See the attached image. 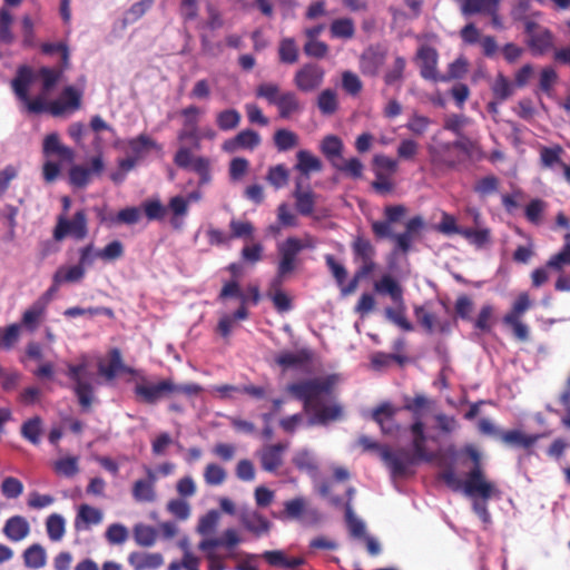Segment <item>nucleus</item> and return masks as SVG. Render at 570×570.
<instances>
[{
    "mask_svg": "<svg viewBox=\"0 0 570 570\" xmlns=\"http://www.w3.org/2000/svg\"><path fill=\"white\" fill-rule=\"evenodd\" d=\"M335 383V375L313 377L291 383L287 385L286 391L294 399L303 402L305 413L313 412L308 420L309 425H326L330 422L342 419L343 407L337 403L316 406L314 402L323 394H331Z\"/></svg>",
    "mask_w": 570,
    "mask_h": 570,
    "instance_id": "f257e3e1",
    "label": "nucleus"
},
{
    "mask_svg": "<svg viewBox=\"0 0 570 570\" xmlns=\"http://www.w3.org/2000/svg\"><path fill=\"white\" fill-rule=\"evenodd\" d=\"M35 80L33 71L30 67H19L16 77L11 81L12 90L20 102L23 104L29 114L39 115L49 112L53 117L62 116L68 110H78L81 106V94L72 86L66 87L60 99L47 102L42 96L31 99L29 97V87Z\"/></svg>",
    "mask_w": 570,
    "mask_h": 570,
    "instance_id": "f03ea898",
    "label": "nucleus"
},
{
    "mask_svg": "<svg viewBox=\"0 0 570 570\" xmlns=\"http://www.w3.org/2000/svg\"><path fill=\"white\" fill-rule=\"evenodd\" d=\"M412 434V449L411 453L404 448L396 450L384 449L383 463L390 470L393 478H404L414 472L411 468L419 462H431L434 460V454L426 449V435L424 432V423L421 419L414 420L410 425Z\"/></svg>",
    "mask_w": 570,
    "mask_h": 570,
    "instance_id": "7ed1b4c3",
    "label": "nucleus"
},
{
    "mask_svg": "<svg viewBox=\"0 0 570 570\" xmlns=\"http://www.w3.org/2000/svg\"><path fill=\"white\" fill-rule=\"evenodd\" d=\"M203 391L197 383L177 384L171 379H165L157 383H151L145 379L134 387L136 400L145 404H156L163 399H168L175 394L187 396L198 395Z\"/></svg>",
    "mask_w": 570,
    "mask_h": 570,
    "instance_id": "20e7f679",
    "label": "nucleus"
},
{
    "mask_svg": "<svg viewBox=\"0 0 570 570\" xmlns=\"http://www.w3.org/2000/svg\"><path fill=\"white\" fill-rule=\"evenodd\" d=\"M242 542L243 537H204L198 549L208 562V570H225L226 560L240 558L238 546Z\"/></svg>",
    "mask_w": 570,
    "mask_h": 570,
    "instance_id": "39448f33",
    "label": "nucleus"
},
{
    "mask_svg": "<svg viewBox=\"0 0 570 570\" xmlns=\"http://www.w3.org/2000/svg\"><path fill=\"white\" fill-rule=\"evenodd\" d=\"M275 517L284 521H298L303 524H317L323 519L320 510L303 497L285 501L283 511Z\"/></svg>",
    "mask_w": 570,
    "mask_h": 570,
    "instance_id": "423d86ee",
    "label": "nucleus"
},
{
    "mask_svg": "<svg viewBox=\"0 0 570 570\" xmlns=\"http://www.w3.org/2000/svg\"><path fill=\"white\" fill-rule=\"evenodd\" d=\"M278 263L276 274L271 281L272 288H278L283 285L284 281L293 274L299 265V247L294 246L293 242L287 237L276 246Z\"/></svg>",
    "mask_w": 570,
    "mask_h": 570,
    "instance_id": "0eeeda50",
    "label": "nucleus"
},
{
    "mask_svg": "<svg viewBox=\"0 0 570 570\" xmlns=\"http://www.w3.org/2000/svg\"><path fill=\"white\" fill-rule=\"evenodd\" d=\"M87 365L86 363L69 364L67 375L73 382V393L78 399V403L83 411H88L94 401L95 392L90 381L85 380Z\"/></svg>",
    "mask_w": 570,
    "mask_h": 570,
    "instance_id": "6e6552de",
    "label": "nucleus"
},
{
    "mask_svg": "<svg viewBox=\"0 0 570 570\" xmlns=\"http://www.w3.org/2000/svg\"><path fill=\"white\" fill-rule=\"evenodd\" d=\"M353 262L357 265V271L372 275L377 267L375 262L376 248L372 242L363 235H357L351 243Z\"/></svg>",
    "mask_w": 570,
    "mask_h": 570,
    "instance_id": "1a4fd4ad",
    "label": "nucleus"
},
{
    "mask_svg": "<svg viewBox=\"0 0 570 570\" xmlns=\"http://www.w3.org/2000/svg\"><path fill=\"white\" fill-rule=\"evenodd\" d=\"M67 235L72 236L77 240H82L88 235V220L83 209L77 210L71 220L65 216H59L57 225L53 229V239L62 240Z\"/></svg>",
    "mask_w": 570,
    "mask_h": 570,
    "instance_id": "9d476101",
    "label": "nucleus"
},
{
    "mask_svg": "<svg viewBox=\"0 0 570 570\" xmlns=\"http://www.w3.org/2000/svg\"><path fill=\"white\" fill-rule=\"evenodd\" d=\"M464 493L474 499L489 500L499 494L495 485L485 480L481 466H473L463 482Z\"/></svg>",
    "mask_w": 570,
    "mask_h": 570,
    "instance_id": "9b49d317",
    "label": "nucleus"
},
{
    "mask_svg": "<svg viewBox=\"0 0 570 570\" xmlns=\"http://www.w3.org/2000/svg\"><path fill=\"white\" fill-rule=\"evenodd\" d=\"M566 243L560 252L552 255L547 265L560 273L554 288L558 292H570V234L566 235Z\"/></svg>",
    "mask_w": 570,
    "mask_h": 570,
    "instance_id": "f8f14e48",
    "label": "nucleus"
},
{
    "mask_svg": "<svg viewBox=\"0 0 570 570\" xmlns=\"http://www.w3.org/2000/svg\"><path fill=\"white\" fill-rule=\"evenodd\" d=\"M325 70L316 62H307L299 67L293 77V83L302 92H313L324 82Z\"/></svg>",
    "mask_w": 570,
    "mask_h": 570,
    "instance_id": "ddd939ff",
    "label": "nucleus"
},
{
    "mask_svg": "<svg viewBox=\"0 0 570 570\" xmlns=\"http://www.w3.org/2000/svg\"><path fill=\"white\" fill-rule=\"evenodd\" d=\"M527 45L533 55H544L553 47L552 32L533 20H525Z\"/></svg>",
    "mask_w": 570,
    "mask_h": 570,
    "instance_id": "4468645a",
    "label": "nucleus"
},
{
    "mask_svg": "<svg viewBox=\"0 0 570 570\" xmlns=\"http://www.w3.org/2000/svg\"><path fill=\"white\" fill-rule=\"evenodd\" d=\"M400 411L390 402H383L372 411V420L379 424L381 431L385 435L395 436L399 434L401 426L395 421V416Z\"/></svg>",
    "mask_w": 570,
    "mask_h": 570,
    "instance_id": "2eb2a0df",
    "label": "nucleus"
},
{
    "mask_svg": "<svg viewBox=\"0 0 570 570\" xmlns=\"http://www.w3.org/2000/svg\"><path fill=\"white\" fill-rule=\"evenodd\" d=\"M261 557L271 568L277 570H297L306 562L304 557L291 554L284 549L266 550Z\"/></svg>",
    "mask_w": 570,
    "mask_h": 570,
    "instance_id": "dca6fc26",
    "label": "nucleus"
},
{
    "mask_svg": "<svg viewBox=\"0 0 570 570\" xmlns=\"http://www.w3.org/2000/svg\"><path fill=\"white\" fill-rule=\"evenodd\" d=\"M406 213L403 205H389L384 208V219L371 223L372 233L376 239L392 236V225L401 222Z\"/></svg>",
    "mask_w": 570,
    "mask_h": 570,
    "instance_id": "f3484780",
    "label": "nucleus"
},
{
    "mask_svg": "<svg viewBox=\"0 0 570 570\" xmlns=\"http://www.w3.org/2000/svg\"><path fill=\"white\" fill-rule=\"evenodd\" d=\"M415 59L420 67V75L423 79L433 81L439 79L436 72L439 55L435 48L428 45L421 46L417 49Z\"/></svg>",
    "mask_w": 570,
    "mask_h": 570,
    "instance_id": "a211bd4d",
    "label": "nucleus"
},
{
    "mask_svg": "<svg viewBox=\"0 0 570 570\" xmlns=\"http://www.w3.org/2000/svg\"><path fill=\"white\" fill-rule=\"evenodd\" d=\"M261 145V136L253 129L239 131L235 137L223 142L222 149L225 153L234 154L240 149L254 150Z\"/></svg>",
    "mask_w": 570,
    "mask_h": 570,
    "instance_id": "6ab92c4d",
    "label": "nucleus"
},
{
    "mask_svg": "<svg viewBox=\"0 0 570 570\" xmlns=\"http://www.w3.org/2000/svg\"><path fill=\"white\" fill-rule=\"evenodd\" d=\"M386 52L379 47H368L360 57V68L363 75L376 76L384 65Z\"/></svg>",
    "mask_w": 570,
    "mask_h": 570,
    "instance_id": "aec40b11",
    "label": "nucleus"
},
{
    "mask_svg": "<svg viewBox=\"0 0 570 570\" xmlns=\"http://www.w3.org/2000/svg\"><path fill=\"white\" fill-rule=\"evenodd\" d=\"M157 476L151 469H147V479H139L132 485V497L137 502H154L156 500L155 483Z\"/></svg>",
    "mask_w": 570,
    "mask_h": 570,
    "instance_id": "412c9836",
    "label": "nucleus"
},
{
    "mask_svg": "<svg viewBox=\"0 0 570 570\" xmlns=\"http://www.w3.org/2000/svg\"><path fill=\"white\" fill-rule=\"evenodd\" d=\"M102 519L104 513L100 509L81 504L75 519V528L77 531H89L92 525L101 523Z\"/></svg>",
    "mask_w": 570,
    "mask_h": 570,
    "instance_id": "4be33fe9",
    "label": "nucleus"
},
{
    "mask_svg": "<svg viewBox=\"0 0 570 570\" xmlns=\"http://www.w3.org/2000/svg\"><path fill=\"white\" fill-rule=\"evenodd\" d=\"M42 153L47 157L57 155L60 159L66 161H72L75 158L73 150L61 144L57 132H51L45 137Z\"/></svg>",
    "mask_w": 570,
    "mask_h": 570,
    "instance_id": "5701e85b",
    "label": "nucleus"
},
{
    "mask_svg": "<svg viewBox=\"0 0 570 570\" xmlns=\"http://www.w3.org/2000/svg\"><path fill=\"white\" fill-rule=\"evenodd\" d=\"M452 145L450 142L441 144L438 147L430 148L431 163L439 168L454 169L460 160L452 155Z\"/></svg>",
    "mask_w": 570,
    "mask_h": 570,
    "instance_id": "b1692460",
    "label": "nucleus"
},
{
    "mask_svg": "<svg viewBox=\"0 0 570 570\" xmlns=\"http://www.w3.org/2000/svg\"><path fill=\"white\" fill-rule=\"evenodd\" d=\"M286 445L282 443L265 446L259 453L261 464L263 470L267 472L276 471L282 464V454Z\"/></svg>",
    "mask_w": 570,
    "mask_h": 570,
    "instance_id": "393cba45",
    "label": "nucleus"
},
{
    "mask_svg": "<svg viewBox=\"0 0 570 570\" xmlns=\"http://www.w3.org/2000/svg\"><path fill=\"white\" fill-rule=\"evenodd\" d=\"M236 297L240 301V306L234 313V318L246 320L248 317V311L246 307L247 296L242 292L239 284L236 281L227 282L220 293L219 298Z\"/></svg>",
    "mask_w": 570,
    "mask_h": 570,
    "instance_id": "a878e982",
    "label": "nucleus"
},
{
    "mask_svg": "<svg viewBox=\"0 0 570 570\" xmlns=\"http://www.w3.org/2000/svg\"><path fill=\"white\" fill-rule=\"evenodd\" d=\"M297 163L294 169L306 179H309L311 173H318L323 168V164L320 158L314 156L311 151L302 149L296 154Z\"/></svg>",
    "mask_w": 570,
    "mask_h": 570,
    "instance_id": "bb28decb",
    "label": "nucleus"
},
{
    "mask_svg": "<svg viewBox=\"0 0 570 570\" xmlns=\"http://www.w3.org/2000/svg\"><path fill=\"white\" fill-rule=\"evenodd\" d=\"M275 106L277 107L279 117L283 119H288L303 109L296 92L291 90L283 91L279 95V99L275 101Z\"/></svg>",
    "mask_w": 570,
    "mask_h": 570,
    "instance_id": "cd10ccee",
    "label": "nucleus"
},
{
    "mask_svg": "<svg viewBox=\"0 0 570 570\" xmlns=\"http://www.w3.org/2000/svg\"><path fill=\"white\" fill-rule=\"evenodd\" d=\"M501 441L513 448L530 449L540 439L539 434H524L520 430L503 431L500 433Z\"/></svg>",
    "mask_w": 570,
    "mask_h": 570,
    "instance_id": "c85d7f7f",
    "label": "nucleus"
},
{
    "mask_svg": "<svg viewBox=\"0 0 570 570\" xmlns=\"http://www.w3.org/2000/svg\"><path fill=\"white\" fill-rule=\"evenodd\" d=\"M295 198V206L297 212L303 216H309L314 212L315 194L311 190H302V179L298 178L295 183V190L293 193Z\"/></svg>",
    "mask_w": 570,
    "mask_h": 570,
    "instance_id": "c756f323",
    "label": "nucleus"
},
{
    "mask_svg": "<svg viewBox=\"0 0 570 570\" xmlns=\"http://www.w3.org/2000/svg\"><path fill=\"white\" fill-rule=\"evenodd\" d=\"M464 17L479 16L482 12H490L501 3V0H455Z\"/></svg>",
    "mask_w": 570,
    "mask_h": 570,
    "instance_id": "7c9ffc66",
    "label": "nucleus"
},
{
    "mask_svg": "<svg viewBox=\"0 0 570 570\" xmlns=\"http://www.w3.org/2000/svg\"><path fill=\"white\" fill-rule=\"evenodd\" d=\"M99 373L106 377V380L111 381L114 380L118 373L126 372V373H132L134 370L129 368L124 365L121 353L118 348H114L109 353V363L107 365L100 364Z\"/></svg>",
    "mask_w": 570,
    "mask_h": 570,
    "instance_id": "2f4dec72",
    "label": "nucleus"
},
{
    "mask_svg": "<svg viewBox=\"0 0 570 570\" xmlns=\"http://www.w3.org/2000/svg\"><path fill=\"white\" fill-rule=\"evenodd\" d=\"M312 358V351L308 348H302L296 353L282 352L276 356L275 361L283 368H289L308 364Z\"/></svg>",
    "mask_w": 570,
    "mask_h": 570,
    "instance_id": "473e14b6",
    "label": "nucleus"
},
{
    "mask_svg": "<svg viewBox=\"0 0 570 570\" xmlns=\"http://www.w3.org/2000/svg\"><path fill=\"white\" fill-rule=\"evenodd\" d=\"M128 561L135 570H154L164 563V559L160 553L131 552L128 557Z\"/></svg>",
    "mask_w": 570,
    "mask_h": 570,
    "instance_id": "72a5a7b5",
    "label": "nucleus"
},
{
    "mask_svg": "<svg viewBox=\"0 0 570 570\" xmlns=\"http://www.w3.org/2000/svg\"><path fill=\"white\" fill-rule=\"evenodd\" d=\"M344 150L343 140L336 135H327L321 141V151L334 166L342 158Z\"/></svg>",
    "mask_w": 570,
    "mask_h": 570,
    "instance_id": "f704fd0d",
    "label": "nucleus"
},
{
    "mask_svg": "<svg viewBox=\"0 0 570 570\" xmlns=\"http://www.w3.org/2000/svg\"><path fill=\"white\" fill-rule=\"evenodd\" d=\"M355 32V22L350 17L337 18L330 23V35L333 39L351 40Z\"/></svg>",
    "mask_w": 570,
    "mask_h": 570,
    "instance_id": "c9c22d12",
    "label": "nucleus"
},
{
    "mask_svg": "<svg viewBox=\"0 0 570 570\" xmlns=\"http://www.w3.org/2000/svg\"><path fill=\"white\" fill-rule=\"evenodd\" d=\"M277 55L281 63H296L299 60V48L296 40L292 37L281 39L277 48Z\"/></svg>",
    "mask_w": 570,
    "mask_h": 570,
    "instance_id": "e433bc0d",
    "label": "nucleus"
},
{
    "mask_svg": "<svg viewBox=\"0 0 570 570\" xmlns=\"http://www.w3.org/2000/svg\"><path fill=\"white\" fill-rule=\"evenodd\" d=\"M374 289L380 294H387L395 304L402 305L403 289L392 276H382V278L374 284Z\"/></svg>",
    "mask_w": 570,
    "mask_h": 570,
    "instance_id": "4c0bfd02",
    "label": "nucleus"
},
{
    "mask_svg": "<svg viewBox=\"0 0 570 570\" xmlns=\"http://www.w3.org/2000/svg\"><path fill=\"white\" fill-rule=\"evenodd\" d=\"M43 421L40 416L36 415L24 421L21 425V436L30 442L32 445H39L41 441Z\"/></svg>",
    "mask_w": 570,
    "mask_h": 570,
    "instance_id": "58836bf2",
    "label": "nucleus"
},
{
    "mask_svg": "<svg viewBox=\"0 0 570 570\" xmlns=\"http://www.w3.org/2000/svg\"><path fill=\"white\" fill-rule=\"evenodd\" d=\"M86 274V269L81 265H73L70 267H60L53 274L52 281L56 285L62 283H77L80 282Z\"/></svg>",
    "mask_w": 570,
    "mask_h": 570,
    "instance_id": "ea45409f",
    "label": "nucleus"
},
{
    "mask_svg": "<svg viewBox=\"0 0 570 570\" xmlns=\"http://www.w3.org/2000/svg\"><path fill=\"white\" fill-rule=\"evenodd\" d=\"M216 125L223 131L236 129L242 120V115L235 108L224 109L216 115Z\"/></svg>",
    "mask_w": 570,
    "mask_h": 570,
    "instance_id": "a19ab883",
    "label": "nucleus"
},
{
    "mask_svg": "<svg viewBox=\"0 0 570 570\" xmlns=\"http://www.w3.org/2000/svg\"><path fill=\"white\" fill-rule=\"evenodd\" d=\"M24 566L29 569H40L46 566L47 556L45 549L35 543L23 552Z\"/></svg>",
    "mask_w": 570,
    "mask_h": 570,
    "instance_id": "79ce46f5",
    "label": "nucleus"
},
{
    "mask_svg": "<svg viewBox=\"0 0 570 570\" xmlns=\"http://www.w3.org/2000/svg\"><path fill=\"white\" fill-rule=\"evenodd\" d=\"M61 76V71L49 68V67H41L38 72L37 77L41 79L42 86H41V94L39 96H42L46 100V96L56 87Z\"/></svg>",
    "mask_w": 570,
    "mask_h": 570,
    "instance_id": "37998d69",
    "label": "nucleus"
},
{
    "mask_svg": "<svg viewBox=\"0 0 570 570\" xmlns=\"http://www.w3.org/2000/svg\"><path fill=\"white\" fill-rule=\"evenodd\" d=\"M563 148L560 145L553 147L542 146L540 148V163L543 168H553L554 166L562 167L564 164L561 159Z\"/></svg>",
    "mask_w": 570,
    "mask_h": 570,
    "instance_id": "c03bdc74",
    "label": "nucleus"
},
{
    "mask_svg": "<svg viewBox=\"0 0 570 570\" xmlns=\"http://www.w3.org/2000/svg\"><path fill=\"white\" fill-rule=\"evenodd\" d=\"M45 311H46V302H42L41 299L35 302L22 314V318H21L22 324L26 327H28L29 330L33 331L38 326L41 316L45 314Z\"/></svg>",
    "mask_w": 570,
    "mask_h": 570,
    "instance_id": "a18cd8bd",
    "label": "nucleus"
},
{
    "mask_svg": "<svg viewBox=\"0 0 570 570\" xmlns=\"http://www.w3.org/2000/svg\"><path fill=\"white\" fill-rule=\"evenodd\" d=\"M273 140L278 151H287L298 145V136L285 128L276 130Z\"/></svg>",
    "mask_w": 570,
    "mask_h": 570,
    "instance_id": "49530a36",
    "label": "nucleus"
},
{
    "mask_svg": "<svg viewBox=\"0 0 570 570\" xmlns=\"http://www.w3.org/2000/svg\"><path fill=\"white\" fill-rule=\"evenodd\" d=\"M13 16L7 7L0 8V41L4 45H11L14 36L11 31Z\"/></svg>",
    "mask_w": 570,
    "mask_h": 570,
    "instance_id": "de8ad7c7",
    "label": "nucleus"
},
{
    "mask_svg": "<svg viewBox=\"0 0 570 570\" xmlns=\"http://www.w3.org/2000/svg\"><path fill=\"white\" fill-rule=\"evenodd\" d=\"M375 179L371 183V188L380 196H387L395 190V183L392 174L374 171Z\"/></svg>",
    "mask_w": 570,
    "mask_h": 570,
    "instance_id": "09e8293b",
    "label": "nucleus"
},
{
    "mask_svg": "<svg viewBox=\"0 0 570 570\" xmlns=\"http://www.w3.org/2000/svg\"><path fill=\"white\" fill-rule=\"evenodd\" d=\"M222 518V512L218 510H209L206 514L199 518L197 524V533L198 534H214L216 528Z\"/></svg>",
    "mask_w": 570,
    "mask_h": 570,
    "instance_id": "8fccbe9b",
    "label": "nucleus"
},
{
    "mask_svg": "<svg viewBox=\"0 0 570 570\" xmlns=\"http://www.w3.org/2000/svg\"><path fill=\"white\" fill-rule=\"evenodd\" d=\"M317 107L323 115L335 114L338 108L336 92L332 89L323 90L317 97Z\"/></svg>",
    "mask_w": 570,
    "mask_h": 570,
    "instance_id": "3c124183",
    "label": "nucleus"
},
{
    "mask_svg": "<svg viewBox=\"0 0 570 570\" xmlns=\"http://www.w3.org/2000/svg\"><path fill=\"white\" fill-rule=\"evenodd\" d=\"M500 180L494 175H488L480 178L473 186V190L481 198H484L489 195H493L499 190Z\"/></svg>",
    "mask_w": 570,
    "mask_h": 570,
    "instance_id": "603ef678",
    "label": "nucleus"
},
{
    "mask_svg": "<svg viewBox=\"0 0 570 570\" xmlns=\"http://www.w3.org/2000/svg\"><path fill=\"white\" fill-rule=\"evenodd\" d=\"M491 89L495 100L499 102L507 100L513 95V85L502 73L497 76Z\"/></svg>",
    "mask_w": 570,
    "mask_h": 570,
    "instance_id": "864d4df0",
    "label": "nucleus"
},
{
    "mask_svg": "<svg viewBox=\"0 0 570 570\" xmlns=\"http://www.w3.org/2000/svg\"><path fill=\"white\" fill-rule=\"evenodd\" d=\"M385 316L403 331L411 332L413 330V325L405 316L404 299H402V305H397V308L386 307Z\"/></svg>",
    "mask_w": 570,
    "mask_h": 570,
    "instance_id": "5fc2aeb1",
    "label": "nucleus"
},
{
    "mask_svg": "<svg viewBox=\"0 0 570 570\" xmlns=\"http://www.w3.org/2000/svg\"><path fill=\"white\" fill-rule=\"evenodd\" d=\"M244 524L247 530L256 534L268 532L271 530V522L268 519L257 512L248 513L244 518Z\"/></svg>",
    "mask_w": 570,
    "mask_h": 570,
    "instance_id": "6e6d98bb",
    "label": "nucleus"
},
{
    "mask_svg": "<svg viewBox=\"0 0 570 570\" xmlns=\"http://www.w3.org/2000/svg\"><path fill=\"white\" fill-rule=\"evenodd\" d=\"M125 254L124 244L120 240L108 243L102 249L96 252V256L105 262H114L121 258Z\"/></svg>",
    "mask_w": 570,
    "mask_h": 570,
    "instance_id": "4d7b16f0",
    "label": "nucleus"
},
{
    "mask_svg": "<svg viewBox=\"0 0 570 570\" xmlns=\"http://www.w3.org/2000/svg\"><path fill=\"white\" fill-rule=\"evenodd\" d=\"M462 237L476 247H483L485 244L490 243L491 232L489 228H464V230H462Z\"/></svg>",
    "mask_w": 570,
    "mask_h": 570,
    "instance_id": "13d9d810",
    "label": "nucleus"
},
{
    "mask_svg": "<svg viewBox=\"0 0 570 570\" xmlns=\"http://www.w3.org/2000/svg\"><path fill=\"white\" fill-rule=\"evenodd\" d=\"M227 473L225 469L216 463H209L204 470V480L206 484L216 487L225 482Z\"/></svg>",
    "mask_w": 570,
    "mask_h": 570,
    "instance_id": "bf43d9fd",
    "label": "nucleus"
},
{
    "mask_svg": "<svg viewBox=\"0 0 570 570\" xmlns=\"http://www.w3.org/2000/svg\"><path fill=\"white\" fill-rule=\"evenodd\" d=\"M333 167L352 177L353 179H360L363 176L364 166L362 161L356 157H352L344 163L337 161Z\"/></svg>",
    "mask_w": 570,
    "mask_h": 570,
    "instance_id": "052dcab7",
    "label": "nucleus"
},
{
    "mask_svg": "<svg viewBox=\"0 0 570 570\" xmlns=\"http://www.w3.org/2000/svg\"><path fill=\"white\" fill-rule=\"evenodd\" d=\"M289 173L284 165H276L268 169L266 179L276 189L283 188L287 185Z\"/></svg>",
    "mask_w": 570,
    "mask_h": 570,
    "instance_id": "680f3d73",
    "label": "nucleus"
},
{
    "mask_svg": "<svg viewBox=\"0 0 570 570\" xmlns=\"http://www.w3.org/2000/svg\"><path fill=\"white\" fill-rule=\"evenodd\" d=\"M405 66V59L403 57H396L393 67L384 75V82L387 86H393L395 83L401 85L404 77Z\"/></svg>",
    "mask_w": 570,
    "mask_h": 570,
    "instance_id": "e2e57ef3",
    "label": "nucleus"
},
{
    "mask_svg": "<svg viewBox=\"0 0 570 570\" xmlns=\"http://www.w3.org/2000/svg\"><path fill=\"white\" fill-rule=\"evenodd\" d=\"M128 147L135 157H139L142 153L148 149L157 148V144L150 137L145 134L137 136L136 138L128 140Z\"/></svg>",
    "mask_w": 570,
    "mask_h": 570,
    "instance_id": "0e129e2a",
    "label": "nucleus"
},
{
    "mask_svg": "<svg viewBox=\"0 0 570 570\" xmlns=\"http://www.w3.org/2000/svg\"><path fill=\"white\" fill-rule=\"evenodd\" d=\"M373 171H381L383 174H396L399 169L397 160L390 158L386 155L377 154L372 159Z\"/></svg>",
    "mask_w": 570,
    "mask_h": 570,
    "instance_id": "69168bd1",
    "label": "nucleus"
},
{
    "mask_svg": "<svg viewBox=\"0 0 570 570\" xmlns=\"http://www.w3.org/2000/svg\"><path fill=\"white\" fill-rule=\"evenodd\" d=\"M199 176V185H207L212 180L210 160L207 157L198 156L193 160L190 167Z\"/></svg>",
    "mask_w": 570,
    "mask_h": 570,
    "instance_id": "338daca9",
    "label": "nucleus"
},
{
    "mask_svg": "<svg viewBox=\"0 0 570 570\" xmlns=\"http://www.w3.org/2000/svg\"><path fill=\"white\" fill-rule=\"evenodd\" d=\"M142 209L149 220H163L167 214V208L159 199L145 200Z\"/></svg>",
    "mask_w": 570,
    "mask_h": 570,
    "instance_id": "774afa93",
    "label": "nucleus"
}]
</instances>
